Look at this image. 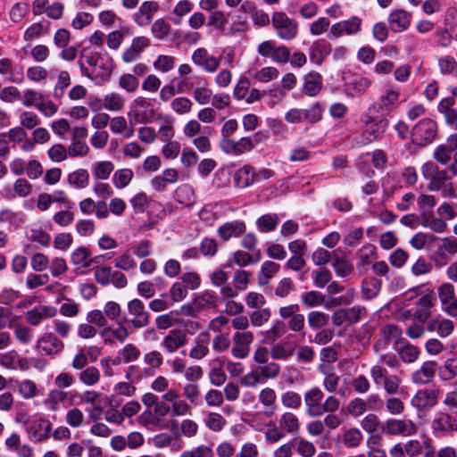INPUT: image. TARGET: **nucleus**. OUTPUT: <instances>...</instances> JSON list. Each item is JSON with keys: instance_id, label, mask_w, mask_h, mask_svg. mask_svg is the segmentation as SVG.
<instances>
[{"instance_id": "nucleus-6", "label": "nucleus", "mask_w": 457, "mask_h": 457, "mask_svg": "<svg viewBox=\"0 0 457 457\" xmlns=\"http://www.w3.org/2000/svg\"><path fill=\"white\" fill-rule=\"evenodd\" d=\"M437 135V125L431 119L420 120L412 129L411 137L413 142L420 145H426L433 142Z\"/></svg>"}, {"instance_id": "nucleus-62", "label": "nucleus", "mask_w": 457, "mask_h": 457, "mask_svg": "<svg viewBox=\"0 0 457 457\" xmlns=\"http://www.w3.org/2000/svg\"><path fill=\"white\" fill-rule=\"evenodd\" d=\"M281 403L286 408L299 409L302 403V397L295 391H287L281 395Z\"/></svg>"}, {"instance_id": "nucleus-41", "label": "nucleus", "mask_w": 457, "mask_h": 457, "mask_svg": "<svg viewBox=\"0 0 457 457\" xmlns=\"http://www.w3.org/2000/svg\"><path fill=\"white\" fill-rule=\"evenodd\" d=\"M262 137V133L259 131L253 138L250 137H243L237 140V154L241 155L252 151L255 145L261 142Z\"/></svg>"}, {"instance_id": "nucleus-58", "label": "nucleus", "mask_w": 457, "mask_h": 457, "mask_svg": "<svg viewBox=\"0 0 457 457\" xmlns=\"http://www.w3.org/2000/svg\"><path fill=\"white\" fill-rule=\"evenodd\" d=\"M279 270V265L274 262L266 261L262 263L261 268V275L259 277V283L265 285L272 278V276Z\"/></svg>"}, {"instance_id": "nucleus-60", "label": "nucleus", "mask_w": 457, "mask_h": 457, "mask_svg": "<svg viewBox=\"0 0 457 457\" xmlns=\"http://www.w3.org/2000/svg\"><path fill=\"white\" fill-rule=\"evenodd\" d=\"M113 169L114 166L112 162H99L96 164V167L93 170V174L95 178H96L98 180H105L109 178Z\"/></svg>"}, {"instance_id": "nucleus-24", "label": "nucleus", "mask_w": 457, "mask_h": 457, "mask_svg": "<svg viewBox=\"0 0 457 457\" xmlns=\"http://www.w3.org/2000/svg\"><path fill=\"white\" fill-rule=\"evenodd\" d=\"M411 14L404 10L393 11L388 16V23L393 32H402L411 24Z\"/></svg>"}, {"instance_id": "nucleus-63", "label": "nucleus", "mask_w": 457, "mask_h": 457, "mask_svg": "<svg viewBox=\"0 0 457 457\" xmlns=\"http://www.w3.org/2000/svg\"><path fill=\"white\" fill-rule=\"evenodd\" d=\"M332 279V273L328 269H320L312 272L313 284L318 288H324Z\"/></svg>"}, {"instance_id": "nucleus-52", "label": "nucleus", "mask_w": 457, "mask_h": 457, "mask_svg": "<svg viewBox=\"0 0 457 457\" xmlns=\"http://www.w3.org/2000/svg\"><path fill=\"white\" fill-rule=\"evenodd\" d=\"M175 195L177 201L186 206H192L195 204V197L194 190L187 185L177 188Z\"/></svg>"}, {"instance_id": "nucleus-42", "label": "nucleus", "mask_w": 457, "mask_h": 457, "mask_svg": "<svg viewBox=\"0 0 457 457\" xmlns=\"http://www.w3.org/2000/svg\"><path fill=\"white\" fill-rule=\"evenodd\" d=\"M171 30L170 23L162 18L155 20L151 27L153 36L159 40L166 39L170 35Z\"/></svg>"}, {"instance_id": "nucleus-51", "label": "nucleus", "mask_w": 457, "mask_h": 457, "mask_svg": "<svg viewBox=\"0 0 457 457\" xmlns=\"http://www.w3.org/2000/svg\"><path fill=\"white\" fill-rule=\"evenodd\" d=\"M134 177L131 169H120L114 172L112 182L116 188L126 187Z\"/></svg>"}, {"instance_id": "nucleus-20", "label": "nucleus", "mask_w": 457, "mask_h": 457, "mask_svg": "<svg viewBox=\"0 0 457 457\" xmlns=\"http://www.w3.org/2000/svg\"><path fill=\"white\" fill-rule=\"evenodd\" d=\"M158 10L159 4L157 2L145 1L133 14V21L139 27H145L152 22L153 15Z\"/></svg>"}, {"instance_id": "nucleus-13", "label": "nucleus", "mask_w": 457, "mask_h": 457, "mask_svg": "<svg viewBox=\"0 0 457 457\" xmlns=\"http://www.w3.org/2000/svg\"><path fill=\"white\" fill-rule=\"evenodd\" d=\"M363 440L362 432L357 428H343L335 443L345 448H357Z\"/></svg>"}, {"instance_id": "nucleus-23", "label": "nucleus", "mask_w": 457, "mask_h": 457, "mask_svg": "<svg viewBox=\"0 0 457 457\" xmlns=\"http://www.w3.org/2000/svg\"><path fill=\"white\" fill-rule=\"evenodd\" d=\"M331 52V45L324 39L314 41L309 48V58L312 63L321 65Z\"/></svg>"}, {"instance_id": "nucleus-35", "label": "nucleus", "mask_w": 457, "mask_h": 457, "mask_svg": "<svg viewBox=\"0 0 457 457\" xmlns=\"http://www.w3.org/2000/svg\"><path fill=\"white\" fill-rule=\"evenodd\" d=\"M421 225L436 233H443L447 227L446 222L442 218L435 217L432 212H423Z\"/></svg>"}, {"instance_id": "nucleus-61", "label": "nucleus", "mask_w": 457, "mask_h": 457, "mask_svg": "<svg viewBox=\"0 0 457 457\" xmlns=\"http://www.w3.org/2000/svg\"><path fill=\"white\" fill-rule=\"evenodd\" d=\"M228 22V16L222 11L215 10L209 14L207 25L223 31Z\"/></svg>"}, {"instance_id": "nucleus-17", "label": "nucleus", "mask_w": 457, "mask_h": 457, "mask_svg": "<svg viewBox=\"0 0 457 457\" xmlns=\"http://www.w3.org/2000/svg\"><path fill=\"white\" fill-rule=\"evenodd\" d=\"M384 429L386 433L391 436H410L417 432V426L411 420L389 419L386 420Z\"/></svg>"}, {"instance_id": "nucleus-2", "label": "nucleus", "mask_w": 457, "mask_h": 457, "mask_svg": "<svg viewBox=\"0 0 457 457\" xmlns=\"http://www.w3.org/2000/svg\"><path fill=\"white\" fill-rule=\"evenodd\" d=\"M361 121L366 127L363 137H365L367 143L380 139L389 127L387 117L378 113H370L369 110H366L362 114Z\"/></svg>"}, {"instance_id": "nucleus-34", "label": "nucleus", "mask_w": 457, "mask_h": 457, "mask_svg": "<svg viewBox=\"0 0 457 457\" xmlns=\"http://www.w3.org/2000/svg\"><path fill=\"white\" fill-rule=\"evenodd\" d=\"M207 80L203 78L198 79V86L193 91V98L201 105L209 104L212 100L213 92L207 87Z\"/></svg>"}, {"instance_id": "nucleus-44", "label": "nucleus", "mask_w": 457, "mask_h": 457, "mask_svg": "<svg viewBox=\"0 0 457 457\" xmlns=\"http://www.w3.org/2000/svg\"><path fill=\"white\" fill-rule=\"evenodd\" d=\"M68 182L76 188H85L89 183V173L85 169H79L68 175Z\"/></svg>"}, {"instance_id": "nucleus-64", "label": "nucleus", "mask_w": 457, "mask_h": 457, "mask_svg": "<svg viewBox=\"0 0 457 457\" xmlns=\"http://www.w3.org/2000/svg\"><path fill=\"white\" fill-rule=\"evenodd\" d=\"M214 453L211 446L201 445L191 451H184L179 457H213Z\"/></svg>"}, {"instance_id": "nucleus-49", "label": "nucleus", "mask_w": 457, "mask_h": 457, "mask_svg": "<svg viewBox=\"0 0 457 457\" xmlns=\"http://www.w3.org/2000/svg\"><path fill=\"white\" fill-rule=\"evenodd\" d=\"M402 329L395 324H386L380 329L381 337L386 342L397 343L402 337Z\"/></svg>"}, {"instance_id": "nucleus-3", "label": "nucleus", "mask_w": 457, "mask_h": 457, "mask_svg": "<svg viewBox=\"0 0 457 457\" xmlns=\"http://www.w3.org/2000/svg\"><path fill=\"white\" fill-rule=\"evenodd\" d=\"M271 24L277 37L282 40L290 41L297 36L298 22L284 12H274L271 16Z\"/></svg>"}, {"instance_id": "nucleus-16", "label": "nucleus", "mask_w": 457, "mask_h": 457, "mask_svg": "<svg viewBox=\"0 0 457 457\" xmlns=\"http://www.w3.org/2000/svg\"><path fill=\"white\" fill-rule=\"evenodd\" d=\"M187 332L180 328H173L169 331L162 342V347L167 353H173L187 344Z\"/></svg>"}, {"instance_id": "nucleus-32", "label": "nucleus", "mask_w": 457, "mask_h": 457, "mask_svg": "<svg viewBox=\"0 0 457 457\" xmlns=\"http://www.w3.org/2000/svg\"><path fill=\"white\" fill-rule=\"evenodd\" d=\"M258 398H259L260 403L265 407V411H264L265 415L267 417H271L277 409V406H276L277 395H276V392L274 391V389H272L270 387L263 388L260 392Z\"/></svg>"}, {"instance_id": "nucleus-8", "label": "nucleus", "mask_w": 457, "mask_h": 457, "mask_svg": "<svg viewBox=\"0 0 457 457\" xmlns=\"http://www.w3.org/2000/svg\"><path fill=\"white\" fill-rule=\"evenodd\" d=\"M431 429L435 436H445L457 430V420L447 412L437 411L431 421Z\"/></svg>"}, {"instance_id": "nucleus-4", "label": "nucleus", "mask_w": 457, "mask_h": 457, "mask_svg": "<svg viewBox=\"0 0 457 457\" xmlns=\"http://www.w3.org/2000/svg\"><path fill=\"white\" fill-rule=\"evenodd\" d=\"M399 97V91L388 87L380 95L378 101L371 104L367 110L370 113H378L388 118L391 112L397 108Z\"/></svg>"}, {"instance_id": "nucleus-28", "label": "nucleus", "mask_w": 457, "mask_h": 457, "mask_svg": "<svg viewBox=\"0 0 457 457\" xmlns=\"http://www.w3.org/2000/svg\"><path fill=\"white\" fill-rule=\"evenodd\" d=\"M322 88V76L317 71H312L304 76L303 92L308 96H317Z\"/></svg>"}, {"instance_id": "nucleus-43", "label": "nucleus", "mask_w": 457, "mask_h": 457, "mask_svg": "<svg viewBox=\"0 0 457 457\" xmlns=\"http://www.w3.org/2000/svg\"><path fill=\"white\" fill-rule=\"evenodd\" d=\"M278 223L279 219L276 213L264 214L256 220L257 228L262 233L273 231Z\"/></svg>"}, {"instance_id": "nucleus-5", "label": "nucleus", "mask_w": 457, "mask_h": 457, "mask_svg": "<svg viewBox=\"0 0 457 457\" xmlns=\"http://www.w3.org/2000/svg\"><path fill=\"white\" fill-rule=\"evenodd\" d=\"M368 316L366 307L361 305H354L348 308L337 309L332 314V322L337 327H341L346 323L354 325Z\"/></svg>"}, {"instance_id": "nucleus-27", "label": "nucleus", "mask_w": 457, "mask_h": 457, "mask_svg": "<svg viewBox=\"0 0 457 457\" xmlns=\"http://www.w3.org/2000/svg\"><path fill=\"white\" fill-rule=\"evenodd\" d=\"M139 356L140 350L133 344H127L117 352L116 356L112 359V363L113 365L127 364L137 361Z\"/></svg>"}, {"instance_id": "nucleus-45", "label": "nucleus", "mask_w": 457, "mask_h": 457, "mask_svg": "<svg viewBox=\"0 0 457 457\" xmlns=\"http://www.w3.org/2000/svg\"><path fill=\"white\" fill-rule=\"evenodd\" d=\"M49 21H42L39 22L33 23L30 25L24 32V39L26 41L32 40L33 38L39 37L40 36L46 34L49 29Z\"/></svg>"}, {"instance_id": "nucleus-14", "label": "nucleus", "mask_w": 457, "mask_h": 457, "mask_svg": "<svg viewBox=\"0 0 457 457\" xmlns=\"http://www.w3.org/2000/svg\"><path fill=\"white\" fill-rule=\"evenodd\" d=\"M323 396V392L317 386L304 393L303 400L306 406V413L310 417L315 418L321 416V401Z\"/></svg>"}, {"instance_id": "nucleus-59", "label": "nucleus", "mask_w": 457, "mask_h": 457, "mask_svg": "<svg viewBox=\"0 0 457 457\" xmlns=\"http://www.w3.org/2000/svg\"><path fill=\"white\" fill-rule=\"evenodd\" d=\"M402 378L395 374H391L381 383L386 393L389 395H397L400 391Z\"/></svg>"}, {"instance_id": "nucleus-21", "label": "nucleus", "mask_w": 457, "mask_h": 457, "mask_svg": "<svg viewBox=\"0 0 457 457\" xmlns=\"http://www.w3.org/2000/svg\"><path fill=\"white\" fill-rule=\"evenodd\" d=\"M57 309L54 306L37 305L26 312V320L32 326H37L45 319H51L56 316Z\"/></svg>"}, {"instance_id": "nucleus-22", "label": "nucleus", "mask_w": 457, "mask_h": 457, "mask_svg": "<svg viewBox=\"0 0 457 457\" xmlns=\"http://www.w3.org/2000/svg\"><path fill=\"white\" fill-rule=\"evenodd\" d=\"M116 323L118 325L116 328H113L112 325H108L101 332V336L104 338L105 344L113 342V339L109 336H112L120 343H124L127 340V338L130 336L131 331L129 330V327H128L125 324L124 320H120Z\"/></svg>"}, {"instance_id": "nucleus-38", "label": "nucleus", "mask_w": 457, "mask_h": 457, "mask_svg": "<svg viewBox=\"0 0 457 457\" xmlns=\"http://www.w3.org/2000/svg\"><path fill=\"white\" fill-rule=\"evenodd\" d=\"M382 283L376 278L363 279L361 283V293L365 299L371 300L376 297L381 290Z\"/></svg>"}, {"instance_id": "nucleus-10", "label": "nucleus", "mask_w": 457, "mask_h": 457, "mask_svg": "<svg viewBox=\"0 0 457 457\" xmlns=\"http://www.w3.org/2000/svg\"><path fill=\"white\" fill-rule=\"evenodd\" d=\"M439 395V388L420 389L411 397V404L412 407L420 411L427 408H432L436 405Z\"/></svg>"}, {"instance_id": "nucleus-50", "label": "nucleus", "mask_w": 457, "mask_h": 457, "mask_svg": "<svg viewBox=\"0 0 457 457\" xmlns=\"http://www.w3.org/2000/svg\"><path fill=\"white\" fill-rule=\"evenodd\" d=\"M26 238L46 247L49 245L51 236L42 228H30L26 232Z\"/></svg>"}, {"instance_id": "nucleus-1", "label": "nucleus", "mask_w": 457, "mask_h": 457, "mask_svg": "<svg viewBox=\"0 0 457 457\" xmlns=\"http://www.w3.org/2000/svg\"><path fill=\"white\" fill-rule=\"evenodd\" d=\"M81 59L91 67L89 71L93 73V79L109 77L112 71V61L104 49L84 47L81 50Z\"/></svg>"}, {"instance_id": "nucleus-54", "label": "nucleus", "mask_w": 457, "mask_h": 457, "mask_svg": "<svg viewBox=\"0 0 457 457\" xmlns=\"http://www.w3.org/2000/svg\"><path fill=\"white\" fill-rule=\"evenodd\" d=\"M193 9V4L189 0L179 1L173 8L172 13L175 15L170 20L171 21L179 25L181 23L182 17L191 12Z\"/></svg>"}, {"instance_id": "nucleus-39", "label": "nucleus", "mask_w": 457, "mask_h": 457, "mask_svg": "<svg viewBox=\"0 0 457 457\" xmlns=\"http://www.w3.org/2000/svg\"><path fill=\"white\" fill-rule=\"evenodd\" d=\"M18 117L20 126L26 129H34L41 123L38 115L31 111H19Z\"/></svg>"}, {"instance_id": "nucleus-9", "label": "nucleus", "mask_w": 457, "mask_h": 457, "mask_svg": "<svg viewBox=\"0 0 457 457\" xmlns=\"http://www.w3.org/2000/svg\"><path fill=\"white\" fill-rule=\"evenodd\" d=\"M36 349L47 356L61 353L64 349V343L53 332L44 333L37 341Z\"/></svg>"}, {"instance_id": "nucleus-47", "label": "nucleus", "mask_w": 457, "mask_h": 457, "mask_svg": "<svg viewBox=\"0 0 457 457\" xmlns=\"http://www.w3.org/2000/svg\"><path fill=\"white\" fill-rule=\"evenodd\" d=\"M100 371L95 366H89L79 374V380L87 386L97 384L100 380Z\"/></svg>"}, {"instance_id": "nucleus-57", "label": "nucleus", "mask_w": 457, "mask_h": 457, "mask_svg": "<svg viewBox=\"0 0 457 457\" xmlns=\"http://www.w3.org/2000/svg\"><path fill=\"white\" fill-rule=\"evenodd\" d=\"M307 320L312 329H319L326 326L328 322V315L319 311H312L308 313Z\"/></svg>"}, {"instance_id": "nucleus-46", "label": "nucleus", "mask_w": 457, "mask_h": 457, "mask_svg": "<svg viewBox=\"0 0 457 457\" xmlns=\"http://www.w3.org/2000/svg\"><path fill=\"white\" fill-rule=\"evenodd\" d=\"M216 306V296L208 292H205L203 295L197 296L193 302V308L195 311L215 308Z\"/></svg>"}, {"instance_id": "nucleus-48", "label": "nucleus", "mask_w": 457, "mask_h": 457, "mask_svg": "<svg viewBox=\"0 0 457 457\" xmlns=\"http://www.w3.org/2000/svg\"><path fill=\"white\" fill-rule=\"evenodd\" d=\"M301 302L306 308H313L323 304L325 301L324 295L315 290L303 293L300 296Z\"/></svg>"}, {"instance_id": "nucleus-30", "label": "nucleus", "mask_w": 457, "mask_h": 457, "mask_svg": "<svg viewBox=\"0 0 457 457\" xmlns=\"http://www.w3.org/2000/svg\"><path fill=\"white\" fill-rule=\"evenodd\" d=\"M0 73L7 76V79L13 83H21L24 79L23 68H12V61L8 58L0 60Z\"/></svg>"}, {"instance_id": "nucleus-33", "label": "nucleus", "mask_w": 457, "mask_h": 457, "mask_svg": "<svg viewBox=\"0 0 457 457\" xmlns=\"http://www.w3.org/2000/svg\"><path fill=\"white\" fill-rule=\"evenodd\" d=\"M235 186L240 188L249 187L254 182V169L251 165H244L234 175Z\"/></svg>"}, {"instance_id": "nucleus-31", "label": "nucleus", "mask_w": 457, "mask_h": 457, "mask_svg": "<svg viewBox=\"0 0 457 457\" xmlns=\"http://www.w3.org/2000/svg\"><path fill=\"white\" fill-rule=\"evenodd\" d=\"M278 426L285 434L295 436L299 433L301 424L295 414L286 411L279 417Z\"/></svg>"}, {"instance_id": "nucleus-53", "label": "nucleus", "mask_w": 457, "mask_h": 457, "mask_svg": "<svg viewBox=\"0 0 457 457\" xmlns=\"http://www.w3.org/2000/svg\"><path fill=\"white\" fill-rule=\"evenodd\" d=\"M89 255L90 251L88 248L85 246H79L71 253V261L74 265L88 268L90 267V262H87Z\"/></svg>"}, {"instance_id": "nucleus-25", "label": "nucleus", "mask_w": 457, "mask_h": 457, "mask_svg": "<svg viewBox=\"0 0 457 457\" xmlns=\"http://www.w3.org/2000/svg\"><path fill=\"white\" fill-rule=\"evenodd\" d=\"M436 302V297L432 292L422 295L416 302L417 309L414 312V318L420 323L426 322L430 316V309Z\"/></svg>"}, {"instance_id": "nucleus-19", "label": "nucleus", "mask_w": 457, "mask_h": 457, "mask_svg": "<svg viewBox=\"0 0 457 457\" xmlns=\"http://www.w3.org/2000/svg\"><path fill=\"white\" fill-rule=\"evenodd\" d=\"M436 370V362L435 361H426L420 369L411 373V381L420 386L428 384L434 380Z\"/></svg>"}, {"instance_id": "nucleus-56", "label": "nucleus", "mask_w": 457, "mask_h": 457, "mask_svg": "<svg viewBox=\"0 0 457 457\" xmlns=\"http://www.w3.org/2000/svg\"><path fill=\"white\" fill-rule=\"evenodd\" d=\"M295 447L297 453L302 457H313L316 453V448L314 445L303 438L294 439Z\"/></svg>"}, {"instance_id": "nucleus-40", "label": "nucleus", "mask_w": 457, "mask_h": 457, "mask_svg": "<svg viewBox=\"0 0 457 457\" xmlns=\"http://www.w3.org/2000/svg\"><path fill=\"white\" fill-rule=\"evenodd\" d=\"M71 85V76L67 71H61L58 73L57 80L54 87L53 96L55 99H61L65 95L66 89Z\"/></svg>"}, {"instance_id": "nucleus-26", "label": "nucleus", "mask_w": 457, "mask_h": 457, "mask_svg": "<svg viewBox=\"0 0 457 457\" xmlns=\"http://www.w3.org/2000/svg\"><path fill=\"white\" fill-rule=\"evenodd\" d=\"M246 228L245 223L242 220L228 221L220 225L217 232L219 236L224 240L228 241L232 237H237L245 233Z\"/></svg>"}, {"instance_id": "nucleus-29", "label": "nucleus", "mask_w": 457, "mask_h": 457, "mask_svg": "<svg viewBox=\"0 0 457 457\" xmlns=\"http://www.w3.org/2000/svg\"><path fill=\"white\" fill-rule=\"evenodd\" d=\"M210 334L209 332H201L195 340V345L189 352V357L195 360H201L209 353Z\"/></svg>"}, {"instance_id": "nucleus-12", "label": "nucleus", "mask_w": 457, "mask_h": 457, "mask_svg": "<svg viewBox=\"0 0 457 457\" xmlns=\"http://www.w3.org/2000/svg\"><path fill=\"white\" fill-rule=\"evenodd\" d=\"M457 151V133L447 137L444 144L438 145L433 153L434 159L441 165L446 166L452 160L453 153Z\"/></svg>"}, {"instance_id": "nucleus-55", "label": "nucleus", "mask_w": 457, "mask_h": 457, "mask_svg": "<svg viewBox=\"0 0 457 457\" xmlns=\"http://www.w3.org/2000/svg\"><path fill=\"white\" fill-rule=\"evenodd\" d=\"M439 378L444 381H449L457 376V365L455 364V359H447L444 365L438 370Z\"/></svg>"}, {"instance_id": "nucleus-7", "label": "nucleus", "mask_w": 457, "mask_h": 457, "mask_svg": "<svg viewBox=\"0 0 457 457\" xmlns=\"http://www.w3.org/2000/svg\"><path fill=\"white\" fill-rule=\"evenodd\" d=\"M128 314L131 317L129 320L130 327L134 329H140L147 327L150 323V313L146 311L144 303L134 298L127 303Z\"/></svg>"}, {"instance_id": "nucleus-36", "label": "nucleus", "mask_w": 457, "mask_h": 457, "mask_svg": "<svg viewBox=\"0 0 457 457\" xmlns=\"http://www.w3.org/2000/svg\"><path fill=\"white\" fill-rule=\"evenodd\" d=\"M400 360L404 363H412L419 359L420 349L407 341L402 342V345L396 348Z\"/></svg>"}, {"instance_id": "nucleus-15", "label": "nucleus", "mask_w": 457, "mask_h": 457, "mask_svg": "<svg viewBox=\"0 0 457 457\" xmlns=\"http://www.w3.org/2000/svg\"><path fill=\"white\" fill-rule=\"evenodd\" d=\"M192 62L209 73H213L220 66V60L213 55L209 54L204 47L195 49L191 56Z\"/></svg>"}, {"instance_id": "nucleus-11", "label": "nucleus", "mask_w": 457, "mask_h": 457, "mask_svg": "<svg viewBox=\"0 0 457 457\" xmlns=\"http://www.w3.org/2000/svg\"><path fill=\"white\" fill-rule=\"evenodd\" d=\"M153 104L145 98L137 97L132 104L129 117H133L136 122H148L154 116Z\"/></svg>"}, {"instance_id": "nucleus-37", "label": "nucleus", "mask_w": 457, "mask_h": 457, "mask_svg": "<svg viewBox=\"0 0 457 457\" xmlns=\"http://www.w3.org/2000/svg\"><path fill=\"white\" fill-rule=\"evenodd\" d=\"M102 103V106L110 112H120L124 108L125 98L119 93L112 92L103 97Z\"/></svg>"}, {"instance_id": "nucleus-18", "label": "nucleus", "mask_w": 457, "mask_h": 457, "mask_svg": "<svg viewBox=\"0 0 457 457\" xmlns=\"http://www.w3.org/2000/svg\"><path fill=\"white\" fill-rule=\"evenodd\" d=\"M253 340V335L250 331L237 332L233 337V346L231 353L234 357L244 359L248 356L250 353V345Z\"/></svg>"}]
</instances>
